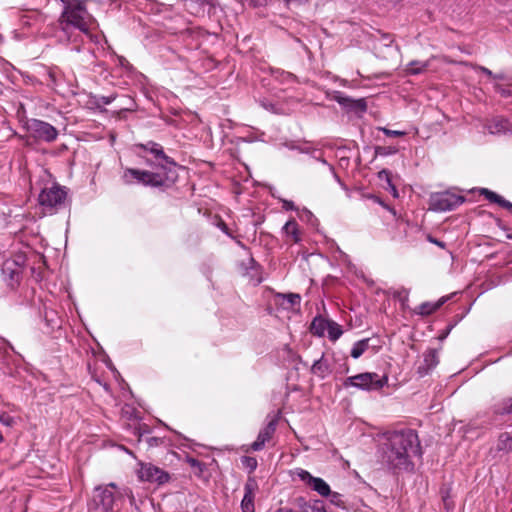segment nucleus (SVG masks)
Here are the masks:
<instances>
[{
	"mask_svg": "<svg viewBox=\"0 0 512 512\" xmlns=\"http://www.w3.org/2000/svg\"><path fill=\"white\" fill-rule=\"evenodd\" d=\"M421 455L419 437L413 429L389 431L379 439L380 461L393 471H413V458Z\"/></svg>",
	"mask_w": 512,
	"mask_h": 512,
	"instance_id": "obj_1",
	"label": "nucleus"
},
{
	"mask_svg": "<svg viewBox=\"0 0 512 512\" xmlns=\"http://www.w3.org/2000/svg\"><path fill=\"white\" fill-rule=\"evenodd\" d=\"M138 147L144 151V154H142L141 157L145 159L146 164L157 171L151 172L126 168L122 174V181L125 184L131 185L137 183L144 186L159 187L175 181L176 164L165 155L161 145L149 142L145 145L140 144Z\"/></svg>",
	"mask_w": 512,
	"mask_h": 512,
	"instance_id": "obj_2",
	"label": "nucleus"
},
{
	"mask_svg": "<svg viewBox=\"0 0 512 512\" xmlns=\"http://www.w3.org/2000/svg\"><path fill=\"white\" fill-rule=\"evenodd\" d=\"M62 30L68 34L71 28L92 38V31L98 26L94 17L87 11L83 3L75 1L66 3L59 19Z\"/></svg>",
	"mask_w": 512,
	"mask_h": 512,
	"instance_id": "obj_3",
	"label": "nucleus"
},
{
	"mask_svg": "<svg viewBox=\"0 0 512 512\" xmlns=\"http://www.w3.org/2000/svg\"><path fill=\"white\" fill-rule=\"evenodd\" d=\"M124 497H128L133 504L135 499L131 489H118L114 483H110L95 488L93 502L99 512H117L121 508Z\"/></svg>",
	"mask_w": 512,
	"mask_h": 512,
	"instance_id": "obj_4",
	"label": "nucleus"
},
{
	"mask_svg": "<svg viewBox=\"0 0 512 512\" xmlns=\"http://www.w3.org/2000/svg\"><path fill=\"white\" fill-rule=\"evenodd\" d=\"M388 383L386 375L380 377L377 373L365 372L348 377L345 387H355L365 391H376L383 388Z\"/></svg>",
	"mask_w": 512,
	"mask_h": 512,
	"instance_id": "obj_5",
	"label": "nucleus"
},
{
	"mask_svg": "<svg viewBox=\"0 0 512 512\" xmlns=\"http://www.w3.org/2000/svg\"><path fill=\"white\" fill-rule=\"evenodd\" d=\"M464 202V197L450 191L432 194L430 209L437 212L450 211Z\"/></svg>",
	"mask_w": 512,
	"mask_h": 512,
	"instance_id": "obj_6",
	"label": "nucleus"
},
{
	"mask_svg": "<svg viewBox=\"0 0 512 512\" xmlns=\"http://www.w3.org/2000/svg\"><path fill=\"white\" fill-rule=\"evenodd\" d=\"M66 192L58 185L53 184L50 187L42 189L39 194V203L46 210L52 211L64 203Z\"/></svg>",
	"mask_w": 512,
	"mask_h": 512,
	"instance_id": "obj_7",
	"label": "nucleus"
},
{
	"mask_svg": "<svg viewBox=\"0 0 512 512\" xmlns=\"http://www.w3.org/2000/svg\"><path fill=\"white\" fill-rule=\"evenodd\" d=\"M137 476L140 481H146L150 483H157L158 485L165 484L169 481V474L163 469L151 464V463H139L137 470Z\"/></svg>",
	"mask_w": 512,
	"mask_h": 512,
	"instance_id": "obj_8",
	"label": "nucleus"
},
{
	"mask_svg": "<svg viewBox=\"0 0 512 512\" xmlns=\"http://www.w3.org/2000/svg\"><path fill=\"white\" fill-rule=\"evenodd\" d=\"M27 129L32 137L46 142H52L58 136V132L54 126L38 119L28 121Z\"/></svg>",
	"mask_w": 512,
	"mask_h": 512,
	"instance_id": "obj_9",
	"label": "nucleus"
},
{
	"mask_svg": "<svg viewBox=\"0 0 512 512\" xmlns=\"http://www.w3.org/2000/svg\"><path fill=\"white\" fill-rule=\"evenodd\" d=\"M295 474L322 497H328L330 494V486L322 478L314 477L304 469H297Z\"/></svg>",
	"mask_w": 512,
	"mask_h": 512,
	"instance_id": "obj_10",
	"label": "nucleus"
},
{
	"mask_svg": "<svg viewBox=\"0 0 512 512\" xmlns=\"http://www.w3.org/2000/svg\"><path fill=\"white\" fill-rule=\"evenodd\" d=\"M258 490V483L253 477H249L244 485V496L241 501L242 512H254V500Z\"/></svg>",
	"mask_w": 512,
	"mask_h": 512,
	"instance_id": "obj_11",
	"label": "nucleus"
},
{
	"mask_svg": "<svg viewBox=\"0 0 512 512\" xmlns=\"http://www.w3.org/2000/svg\"><path fill=\"white\" fill-rule=\"evenodd\" d=\"M275 303L284 310L294 311L300 306L301 296L297 293H277L275 295Z\"/></svg>",
	"mask_w": 512,
	"mask_h": 512,
	"instance_id": "obj_12",
	"label": "nucleus"
},
{
	"mask_svg": "<svg viewBox=\"0 0 512 512\" xmlns=\"http://www.w3.org/2000/svg\"><path fill=\"white\" fill-rule=\"evenodd\" d=\"M276 422L277 421L273 419L263 429L260 430L257 439L251 445V448L254 451L261 450L266 442L272 438L276 430Z\"/></svg>",
	"mask_w": 512,
	"mask_h": 512,
	"instance_id": "obj_13",
	"label": "nucleus"
},
{
	"mask_svg": "<svg viewBox=\"0 0 512 512\" xmlns=\"http://www.w3.org/2000/svg\"><path fill=\"white\" fill-rule=\"evenodd\" d=\"M283 233L292 243H299L302 240V233L295 219L288 220L282 228Z\"/></svg>",
	"mask_w": 512,
	"mask_h": 512,
	"instance_id": "obj_14",
	"label": "nucleus"
},
{
	"mask_svg": "<svg viewBox=\"0 0 512 512\" xmlns=\"http://www.w3.org/2000/svg\"><path fill=\"white\" fill-rule=\"evenodd\" d=\"M509 120L502 117H495L486 124V129L490 134L508 133Z\"/></svg>",
	"mask_w": 512,
	"mask_h": 512,
	"instance_id": "obj_15",
	"label": "nucleus"
},
{
	"mask_svg": "<svg viewBox=\"0 0 512 512\" xmlns=\"http://www.w3.org/2000/svg\"><path fill=\"white\" fill-rule=\"evenodd\" d=\"M330 319H326L322 316H317L311 323V333L318 337H323L327 331Z\"/></svg>",
	"mask_w": 512,
	"mask_h": 512,
	"instance_id": "obj_16",
	"label": "nucleus"
},
{
	"mask_svg": "<svg viewBox=\"0 0 512 512\" xmlns=\"http://www.w3.org/2000/svg\"><path fill=\"white\" fill-rule=\"evenodd\" d=\"M311 371L314 375L324 379L330 374L331 369L328 361L325 360L324 357L322 356L320 359L316 360L313 363Z\"/></svg>",
	"mask_w": 512,
	"mask_h": 512,
	"instance_id": "obj_17",
	"label": "nucleus"
},
{
	"mask_svg": "<svg viewBox=\"0 0 512 512\" xmlns=\"http://www.w3.org/2000/svg\"><path fill=\"white\" fill-rule=\"evenodd\" d=\"M336 101L347 108L355 109V110H365L366 109V103L364 99L359 100H353L349 97L338 95L335 97Z\"/></svg>",
	"mask_w": 512,
	"mask_h": 512,
	"instance_id": "obj_18",
	"label": "nucleus"
},
{
	"mask_svg": "<svg viewBox=\"0 0 512 512\" xmlns=\"http://www.w3.org/2000/svg\"><path fill=\"white\" fill-rule=\"evenodd\" d=\"M480 192L481 194L485 195L486 199L489 200L490 202L497 203L501 207L512 210V203L505 200L502 196L496 194L495 192H492L486 188H482Z\"/></svg>",
	"mask_w": 512,
	"mask_h": 512,
	"instance_id": "obj_19",
	"label": "nucleus"
},
{
	"mask_svg": "<svg viewBox=\"0 0 512 512\" xmlns=\"http://www.w3.org/2000/svg\"><path fill=\"white\" fill-rule=\"evenodd\" d=\"M445 301V298H441L439 301L435 303L424 302L415 310V312L422 316L430 315L437 309H439L444 304Z\"/></svg>",
	"mask_w": 512,
	"mask_h": 512,
	"instance_id": "obj_20",
	"label": "nucleus"
},
{
	"mask_svg": "<svg viewBox=\"0 0 512 512\" xmlns=\"http://www.w3.org/2000/svg\"><path fill=\"white\" fill-rule=\"evenodd\" d=\"M497 449L505 453L512 451V433L504 432L499 435Z\"/></svg>",
	"mask_w": 512,
	"mask_h": 512,
	"instance_id": "obj_21",
	"label": "nucleus"
},
{
	"mask_svg": "<svg viewBox=\"0 0 512 512\" xmlns=\"http://www.w3.org/2000/svg\"><path fill=\"white\" fill-rule=\"evenodd\" d=\"M369 338H365L355 342L351 349V357L358 359L361 357L369 348Z\"/></svg>",
	"mask_w": 512,
	"mask_h": 512,
	"instance_id": "obj_22",
	"label": "nucleus"
},
{
	"mask_svg": "<svg viewBox=\"0 0 512 512\" xmlns=\"http://www.w3.org/2000/svg\"><path fill=\"white\" fill-rule=\"evenodd\" d=\"M438 362V351L436 349H429L424 353V370L426 373L433 369L438 364Z\"/></svg>",
	"mask_w": 512,
	"mask_h": 512,
	"instance_id": "obj_23",
	"label": "nucleus"
},
{
	"mask_svg": "<svg viewBox=\"0 0 512 512\" xmlns=\"http://www.w3.org/2000/svg\"><path fill=\"white\" fill-rule=\"evenodd\" d=\"M493 412L498 415L512 414V398H506L495 404Z\"/></svg>",
	"mask_w": 512,
	"mask_h": 512,
	"instance_id": "obj_24",
	"label": "nucleus"
},
{
	"mask_svg": "<svg viewBox=\"0 0 512 512\" xmlns=\"http://www.w3.org/2000/svg\"><path fill=\"white\" fill-rule=\"evenodd\" d=\"M326 332L328 334V338L333 342L337 341L343 334L342 327L333 320H330Z\"/></svg>",
	"mask_w": 512,
	"mask_h": 512,
	"instance_id": "obj_25",
	"label": "nucleus"
},
{
	"mask_svg": "<svg viewBox=\"0 0 512 512\" xmlns=\"http://www.w3.org/2000/svg\"><path fill=\"white\" fill-rule=\"evenodd\" d=\"M428 67L427 62H421V61H412L408 64L406 68V72L411 75H417L426 70Z\"/></svg>",
	"mask_w": 512,
	"mask_h": 512,
	"instance_id": "obj_26",
	"label": "nucleus"
},
{
	"mask_svg": "<svg viewBox=\"0 0 512 512\" xmlns=\"http://www.w3.org/2000/svg\"><path fill=\"white\" fill-rule=\"evenodd\" d=\"M398 151H399V149L396 146H377L375 148L376 155L383 156V157L394 155Z\"/></svg>",
	"mask_w": 512,
	"mask_h": 512,
	"instance_id": "obj_27",
	"label": "nucleus"
},
{
	"mask_svg": "<svg viewBox=\"0 0 512 512\" xmlns=\"http://www.w3.org/2000/svg\"><path fill=\"white\" fill-rule=\"evenodd\" d=\"M379 177L382 179V178H385L386 181H387V185H388V189L390 190L391 194L393 195V197L397 198L398 197V190L397 188L392 184L391 182V179H390V172L387 171V170H382L379 172Z\"/></svg>",
	"mask_w": 512,
	"mask_h": 512,
	"instance_id": "obj_28",
	"label": "nucleus"
},
{
	"mask_svg": "<svg viewBox=\"0 0 512 512\" xmlns=\"http://www.w3.org/2000/svg\"><path fill=\"white\" fill-rule=\"evenodd\" d=\"M276 512H310V506L306 502H303L296 508H281Z\"/></svg>",
	"mask_w": 512,
	"mask_h": 512,
	"instance_id": "obj_29",
	"label": "nucleus"
},
{
	"mask_svg": "<svg viewBox=\"0 0 512 512\" xmlns=\"http://www.w3.org/2000/svg\"><path fill=\"white\" fill-rule=\"evenodd\" d=\"M330 502L338 507H344L343 496L338 492H332L328 495Z\"/></svg>",
	"mask_w": 512,
	"mask_h": 512,
	"instance_id": "obj_30",
	"label": "nucleus"
},
{
	"mask_svg": "<svg viewBox=\"0 0 512 512\" xmlns=\"http://www.w3.org/2000/svg\"><path fill=\"white\" fill-rule=\"evenodd\" d=\"M241 462L250 471H254L257 467V460L253 457L244 456L242 457Z\"/></svg>",
	"mask_w": 512,
	"mask_h": 512,
	"instance_id": "obj_31",
	"label": "nucleus"
},
{
	"mask_svg": "<svg viewBox=\"0 0 512 512\" xmlns=\"http://www.w3.org/2000/svg\"><path fill=\"white\" fill-rule=\"evenodd\" d=\"M8 271H10V278H11V280L17 282L18 278H19V271L18 270H12L11 267H10V263L6 262L4 264L2 272L5 275Z\"/></svg>",
	"mask_w": 512,
	"mask_h": 512,
	"instance_id": "obj_32",
	"label": "nucleus"
},
{
	"mask_svg": "<svg viewBox=\"0 0 512 512\" xmlns=\"http://www.w3.org/2000/svg\"><path fill=\"white\" fill-rule=\"evenodd\" d=\"M379 130L382 131L388 137H400L406 135L405 131L391 130L386 127H381L379 128Z\"/></svg>",
	"mask_w": 512,
	"mask_h": 512,
	"instance_id": "obj_33",
	"label": "nucleus"
},
{
	"mask_svg": "<svg viewBox=\"0 0 512 512\" xmlns=\"http://www.w3.org/2000/svg\"><path fill=\"white\" fill-rule=\"evenodd\" d=\"M14 418L9 414L2 412L0 413V423L6 427H11L14 424Z\"/></svg>",
	"mask_w": 512,
	"mask_h": 512,
	"instance_id": "obj_34",
	"label": "nucleus"
},
{
	"mask_svg": "<svg viewBox=\"0 0 512 512\" xmlns=\"http://www.w3.org/2000/svg\"><path fill=\"white\" fill-rule=\"evenodd\" d=\"M308 0H285V3L288 8L292 9L301 4H305Z\"/></svg>",
	"mask_w": 512,
	"mask_h": 512,
	"instance_id": "obj_35",
	"label": "nucleus"
},
{
	"mask_svg": "<svg viewBox=\"0 0 512 512\" xmlns=\"http://www.w3.org/2000/svg\"><path fill=\"white\" fill-rule=\"evenodd\" d=\"M476 69L482 73H484L485 75H487L488 77L492 78V76H494V73L489 70L488 68L486 67H483V66H477Z\"/></svg>",
	"mask_w": 512,
	"mask_h": 512,
	"instance_id": "obj_36",
	"label": "nucleus"
},
{
	"mask_svg": "<svg viewBox=\"0 0 512 512\" xmlns=\"http://www.w3.org/2000/svg\"><path fill=\"white\" fill-rule=\"evenodd\" d=\"M310 512H327L322 504L316 503L312 508L310 507Z\"/></svg>",
	"mask_w": 512,
	"mask_h": 512,
	"instance_id": "obj_37",
	"label": "nucleus"
},
{
	"mask_svg": "<svg viewBox=\"0 0 512 512\" xmlns=\"http://www.w3.org/2000/svg\"><path fill=\"white\" fill-rule=\"evenodd\" d=\"M282 203H283V208L285 210H294L295 209L294 203L292 201L283 200Z\"/></svg>",
	"mask_w": 512,
	"mask_h": 512,
	"instance_id": "obj_38",
	"label": "nucleus"
},
{
	"mask_svg": "<svg viewBox=\"0 0 512 512\" xmlns=\"http://www.w3.org/2000/svg\"><path fill=\"white\" fill-rule=\"evenodd\" d=\"M476 428H478V426H477V424H476V423H474V422H473V423H470V424H468V425L466 426V428L464 429V434H465V435H469V434H471L472 430H473V429H476Z\"/></svg>",
	"mask_w": 512,
	"mask_h": 512,
	"instance_id": "obj_39",
	"label": "nucleus"
},
{
	"mask_svg": "<svg viewBox=\"0 0 512 512\" xmlns=\"http://www.w3.org/2000/svg\"><path fill=\"white\" fill-rule=\"evenodd\" d=\"M428 240H429L431 243H433V244H435V245H437V246H439V247H441V248H444V247H445V243H444V242L439 241V240H437V239H435V238H433V237H428Z\"/></svg>",
	"mask_w": 512,
	"mask_h": 512,
	"instance_id": "obj_40",
	"label": "nucleus"
},
{
	"mask_svg": "<svg viewBox=\"0 0 512 512\" xmlns=\"http://www.w3.org/2000/svg\"><path fill=\"white\" fill-rule=\"evenodd\" d=\"M219 228L227 235H230L229 231H228V227L227 225L224 223V222H220L219 223Z\"/></svg>",
	"mask_w": 512,
	"mask_h": 512,
	"instance_id": "obj_41",
	"label": "nucleus"
},
{
	"mask_svg": "<svg viewBox=\"0 0 512 512\" xmlns=\"http://www.w3.org/2000/svg\"><path fill=\"white\" fill-rule=\"evenodd\" d=\"M495 89L498 92H500L503 96H507L508 95V92L505 89L501 88L500 85H498V84L495 85Z\"/></svg>",
	"mask_w": 512,
	"mask_h": 512,
	"instance_id": "obj_42",
	"label": "nucleus"
},
{
	"mask_svg": "<svg viewBox=\"0 0 512 512\" xmlns=\"http://www.w3.org/2000/svg\"><path fill=\"white\" fill-rule=\"evenodd\" d=\"M493 79H497V80H503L504 79V75L502 74H494V76H492Z\"/></svg>",
	"mask_w": 512,
	"mask_h": 512,
	"instance_id": "obj_43",
	"label": "nucleus"
},
{
	"mask_svg": "<svg viewBox=\"0 0 512 512\" xmlns=\"http://www.w3.org/2000/svg\"><path fill=\"white\" fill-rule=\"evenodd\" d=\"M149 444H150V445L157 444V439H156V438H154V437H153V438H150V439H149Z\"/></svg>",
	"mask_w": 512,
	"mask_h": 512,
	"instance_id": "obj_44",
	"label": "nucleus"
},
{
	"mask_svg": "<svg viewBox=\"0 0 512 512\" xmlns=\"http://www.w3.org/2000/svg\"><path fill=\"white\" fill-rule=\"evenodd\" d=\"M508 133L512 134V121H510V120H509V124H508Z\"/></svg>",
	"mask_w": 512,
	"mask_h": 512,
	"instance_id": "obj_45",
	"label": "nucleus"
},
{
	"mask_svg": "<svg viewBox=\"0 0 512 512\" xmlns=\"http://www.w3.org/2000/svg\"><path fill=\"white\" fill-rule=\"evenodd\" d=\"M304 213L308 216V217H312V213L308 210H305Z\"/></svg>",
	"mask_w": 512,
	"mask_h": 512,
	"instance_id": "obj_46",
	"label": "nucleus"
},
{
	"mask_svg": "<svg viewBox=\"0 0 512 512\" xmlns=\"http://www.w3.org/2000/svg\"><path fill=\"white\" fill-rule=\"evenodd\" d=\"M3 441V435L0 433V443Z\"/></svg>",
	"mask_w": 512,
	"mask_h": 512,
	"instance_id": "obj_47",
	"label": "nucleus"
}]
</instances>
